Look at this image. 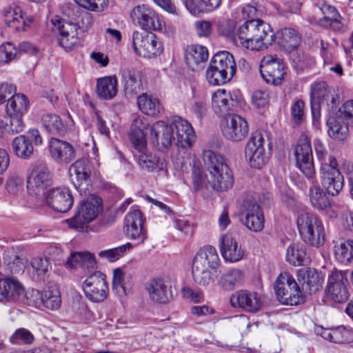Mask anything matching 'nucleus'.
<instances>
[{"label":"nucleus","instance_id":"obj_1","mask_svg":"<svg viewBox=\"0 0 353 353\" xmlns=\"http://www.w3.org/2000/svg\"><path fill=\"white\" fill-rule=\"evenodd\" d=\"M220 34L230 38L234 44L251 50H263L272 43V35H268L270 25L256 19L245 21L235 32L228 23H221L218 28Z\"/></svg>","mask_w":353,"mask_h":353},{"label":"nucleus","instance_id":"obj_2","mask_svg":"<svg viewBox=\"0 0 353 353\" xmlns=\"http://www.w3.org/2000/svg\"><path fill=\"white\" fill-rule=\"evenodd\" d=\"M203 158L209 172L208 181L211 187L217 191L231 188L234 184V176L223 157L211 150H206L203 152Z\"/></svg>","mask_w":353,"mask_h":353},{"label":"nucleus","instance_id":"obj_3","mask_svg":"<svg viewBox=\"0 0 353 353\" xmlns=\"http://www.w3.org/2000/svg\"><path fill=\"white\" fill-rule=\"evenodd\" d=\"M236 72L234 57L227 51L216 52L211 59L206 70V79L210 84L223 85L229 82Z\"/></svg>","mask_w":353,"mask_h":353},{"label":"nucleus","instance_id":"obj_4","mask_svg":"<svg viewBox=\"0 0 353 353\" xmlns=\"http://www.w3.org/2000/svg\"><path fill=\"white\" fill-rule=\"evenodd\" d=\"M296 225L305 243L314 247H319L323 243L324 227L317 216L308 212L301 213L297 217Z\"/></svg>","mask_w":353,"mask_h":353},{"label":"nucleus","instance_id":"obj_5","mask_svg":"<svg viewBox=\"0 0 353 353\" xmlns=\"http://www.w3.org/2000/svg\"><path fill=\"white\" fill-rule=\"evenodd\" d=\"M102 209L101 199L95 194H90L79 203L74 216L68 220L70 228L83 229L98 216Z\"/></svg>","mask_w":353,"mask_h":353},{"label":"nucleus","instance_id":"obj_6","mask_svg":"<svg viewBox=\"0 0 353 353\" xmlns=\"http://www.w3.org/2000/svg\"><path fill=\"white\" fill-rule=\"evenodd\" d=\"M274 288L278 300L283 305H296L304 302L300 286L289 273L280 274Z\"/></svg>","mask_w":353,"mask_h":353},{"label":"nucleus","instance_id":"obj_7","mask_svg":"<svg viewBox=\"0 0 353 353\" xmlns=\"http://www.w3.org/2000/svg\"><path fill=\"white\" fill-rule=\"evenodd\" d=\"M53 174L44 163L34 165L28 177L27 188L30 194L45 196L46 190L52 185Z\"/></svg>","mask_w":353,"mask_h":353},{"label":"nucleus","instance_id":"obj_8","mask_svg":"<svg viewBox=\"0 0 353 353\" xmlns=\"http://www.w3.org/2000/svg\"><path fill=\"white\" fill-rule=\"evenodd\" d=\"M135 52L140 57L152 58L163 51L161 43L154 34L147 31H134L132 36Z\"/></svg>","mask_w":353,"mask_h":353},{"label":"nucleus","instance_id":"obj_9","mask_svg":"<svg viewBox=\"0 0 353 353\" xmlns=\"http://www.w3.org/2000/svg\"><path fill=\"white\" fill-rule=\"evenodd\" d=\"M320 174L321 183L327 192L336 196L344 185V177L339 170V164L336 158H331L330 163L321 166Z\"/></svg>","mask_w":353,"mask_h":353},{"label":"nucleus","instance_id":"obj_10","mask_svg":"<svg viewBox=\"0 0 353 353\" xmlns=\"http://www.w3.org/2000/svg\"><path fill=\"white\" fill-rule=\"evenodd\" d=\"M347 283L345 272L339 270L332 272L327 279L325 290L326 299L337 303H345L350 297Z\"/></svg>","mask_w":353,"mask_h":353},{"label":"nucleus","instance_id":"obj_11","mask_svg":"<svg viewBox=\"0 0 353 353\" xmlns=\"http://www.w3.org/2000/svg\"><path fill=\"white\" fill-rule=\"evenodd\" d=\"M75 2L85 9H78L74 12V18L72 22L77 29L85 31L93 24L92 14L88 10L100 11L107 6L108 0H74Z\"/></svg>","mask_w":353,"mask_h":353},{"label":"nucleus","instance_id":"obj_12","mask_svg":"<svg viewBox=\"0 0 353 353\" xmlns=\"http://www.w3.org/2000/svg\"><path fill=\"white\" fill-rule=\"evenodd\" d=\"M105 278V275L99 271H94L86 278L83 284V289L89 300L99 303L106 299L108 287Z\"/></svg>","mask_w":353,"mask_h":353},{"label":"nucleus","instance_id":"obj_13","mask_svg":"<svg viewBox=\"0 0 353 353\" xmlns=\"http://www.w3.org/2000/svg\"><path fill=\"white\" fill-rule=\"evenodd\" d=\"M296 167L307 178L315 172L312 147L309 138L303 134L299 139L294 150Z\"/></svg>","mask_w":353,"mask_h":353},{"label":"nucleus","instance_id":"obj_14","mask_svg":"<svg viewBox=\"0 0 353 353\" xmlns=\"http://www.w3.org/2000/svg\"><path fill=\"white\" fill-rule=\"evenodd\" d=\"M285 68L281 59L276 56L266 55L261 61L260 72L267 83L278 85L285 74Z\"/></svg>","mask_w":353,"mask_h":353},{"label":"nucleus","instance_id":"obj_15","mask_svg":"<svg viewBox=\"0 0 353 353\" xmlns=\"http://www.w3.org/2000/svg\"><path fill=\"white\" fill-rule=\"evenodd\" d=\"M221 131L223 137L232 141H240L245 138L249 132L247 121L240 115H229L222 124Z\"/></svg>","mask_w":353,"mask_h":353},{"label":"nucleus","instance_id":"obj_16","mask_svg":"<svg viewBox=\"0 0 353 353\" xmlns=\"http://www.w3.org/2000/svg\"><path fill=\"white\" fill-rule=\"evenodd\" d=\"M245 214L243 224L254 232L261 231L264 228L265 219L261 206L253 199H245L242 205Z\"/></svg>","mask_w":353,"mask_h":353},{"label":"nucleus","instance_id":"obj_17","mask_svg":"<svg viewBox=\"0 0 353 353\" xmlns=\"http://www.w3.org/2000/svg\"><path fill=\"white\" fill-rule=\"evenodd\" d=\"M151 141L157 149L162 152H167L175 138L170 125L163 121L155 122L150 130Z\"/></svg>","mask_w":353,"mask_h":353},{"label":"nucleus","instance_id":"obj_18","mask_svg":"<svg viewBox=\"0 0 353 353\" xmlns=\"http://www.w3.org/2000/svg\"><path fill=\"white\" fill-rule=\"evenodd\" d=\"M47 204L54 210L62 213L69 211L73 205L74 199L71 191L65 187L50 190L45 195Z\"/></svg>","mask_w":353,"mask_h":353},{"label":"nucleus","instance_id":"obj_19","mask_svg":"<svg viewBox=\"0 0 353 353\" xmlns=\"http://www.w3.org/2000/svg\"><path fill=\"white\" fill-rule=\"evenodd\" d=\"M130 17L134 23L145 30H157L161 28L158 14L145 5L134 7L130 12Z\"/></svg>","mask_w":353,"mask_h":353},{"label":"nucleus","instance_id":"obj_20","mask_svg":"<svg viewBox=\"0 0 353 353\" xmlns=\"http://www.w3.org/2000/svg\"><path fill=\"white\" fill-rule=\"evenodd\" d=\"M144 220L142 212L139 210L129 212L125 217L124 230L127 236L142 243L147 239L146 230L143 227Z\"/></svg>","mask_w":353,"mask_h":353},{"label":"nucleus","instance_id":"obj_21","mask_svg":"<svg viewBox=\"0 0 353 353\" xmlns=\"http://www.w3.org/2000/svg\"><path fill=\"white\" fill-rule=\"evenodd\" d=\"M233 307H239L247 312H256L262 305L259 294L255 292L240 290L232 294L230 299Z\"/></svg>","mask_w":353,"mask_h":353},{"label":"nucleus","instance_id":"obj_22","mask_svg":"<svg viewBox=\"0 0 353 353\" xmlns=\"http://www.w3.org/2000/svg\"><path fill=\"white\" fill-rule=\"evenodd\" d=\"M175 134L176 145L183 148L190 147L195 140V133L191 123L181 117H174L170 124Z\"/></svg>","mask_w":353,"mask_h":353},{"label":"nucleus","instance_id":"obj_23","mask_svg":"<svg viewBox=\"0 0 353 353\" xmlns=\"http://www.w3.org/2000/svg\"><path fill=\"white\" fill-rule=\"evenodd\" d=\"M3 19L6 26L15 31H26L33 23L34 19L26 16L18 6L9 7L3 12Z\"/></svg>","mask_w":353,"mask_h":353},{"label":"nucleus","instance_id":"obj_24","mask_svg":"<svg viewBox=\"0 0 353 353\" xmlns=\"http://www.w3.org/2000/svg\"><path fill=\"white\" fill-rule=\"evenodd\" d=\"M146 290L150 299L157 303H165L173 297L170 281L161 278L150 280L146 285Z\"/></svg>","mask_w":353,"mask_h":353},{"label":"nucleus","instance_id":"obj_25","mask_svg":"<svg viewBox=\"0 0 353 353\" xmlns=\"http://www.w3.org/2000/svg\"><path fill=\"white\" fill-rule=\"evenodd\" d=\"M52 159L58 163H69L75 158V150L68 142L52 137L49 141Z\"/></svg>","mask_w":353,"mask_h":353},{"label":"nucleus","instance_id":"obj_26","mask_svg":"<svg viewBox=\"0 0 353 353\" xmlns=\"http://www.w3.org/2000/svg\"><path fill=\"white\" fill-rule=\"evenodd\" d=\"M69 172L76 189L85 193L90 185L91 172L85 160H77L71 165Z\"/></svg>","mask_w":353,"mask_h":353},{"label":"nucleus","instance_id":"obj_27","mask_svg":"<svg viewBox=\"0 0 353 353\" xmlns=\"http://www.w3.org/2000/svg\"><path fill=\"white\" fill-rule=\"evenodd\" d=\"M269 32L268 35H272V42L276 41L286 51L290 52L296 49L301 43V35L294 28H284L274 34L270 27Z\"/></svg>","mask_w":353,"mask_h":353},{"label":"nucleus","instance_id":"obj_28","mask_svg":"<svg viewBox=\"0 0 353 353\" xmlns=\"http://www.w3.org/2000/svg\"><path fill=\"white\" fill-rule=\"evenodd\" d=\"M208 56V50L205 46L191 45L185 50V63L192 71H199L203 68Z\"/></svg>","mask_w":353,"mask_h":353},{"label":"nucleus","instance_id":"obj_29","mask_svg":"<svg viewBox=\"0 0 353 353\" xmlns=\"http://www.w3.org/2000/svg\"><path fill=\"white\" fill-rule=\"evenodd\" d=\"M23 293L24 288L17 279L10 277L0 279V301L21 300Z\"/></svg>","mask_w":353,"mask_h":353},{"label":"nucleus","instance_id":"obj_30","mask_svg":"<svg viewBox=\"0 0 353 353\" xmlns=\"http://www.w3.org/2000/svg\"><path fill=\"white\" fill-rule=\"evenodd\" d=\"M143 118L137 117L133 119L128 136L133 148L139 153L148 150L147 140L143 129L148 124Z\"/></svg>","mask_w":353,"mask_h":353},{"label":"nucleus","instance_id":"obj_31","mask_svg":"<svg viewBox=\"0 0 353 353\" xmlns=\"http://www.w3.org/2000/svg\"><path fill=\"white\" fill-rule=\"evenodd\" d=\"M298 284L301 292L312 293L317 291L321 285V279L313 268H302L297 272Z\"/></svg>","mask_w":353,"mask_h":353},{"label":"nucleus","instance_id":"obj_32","mask_svg":"<svg viewBox=\"0 0 353 353\" xmlns=\"http://www.w3.org/2000/svg\"><path fill=\"white\" fill-rule=\"evenodd\" d=\"M220 250L223 259L230 263L239 261L243 258L244 251L237 241L226 234L221 239Z\"/></svg>","mask_w":353,"mask_h":353},{"label":"nucleus","instance_id":"obj_33","mask_svg":"<svg viewBox=\"0 0 353 353\" xmlns=\"http://www.w3.org/2000/svg\"><path fill=\"white\" fill-rule=\"evenodd\" d=\"M58 42L65 50H71L77 46L79 42L77 28L70 22L60 23L58 26Z\"/></svg>","mask_w":353,"mask_h":353},{"label":"nucleus","instance_id":"obj_34","mask_svg":"<svg viewBox=\"0 0 353 353\" xmlns=\"http://www.w3.org/2000/svg\"><path fill=\"white\" fill-rule=\"evenodd\" d=\"M137 162L139 168L148 172L164 170L166 167L165 160L147 150L139 152Z\"/></svg>","mask_w":353,"mask_h":353},{"label":"nucleus","instance_id":"obj_35","mask_svg":"<svg viewBox=\"0 0 353 353\" xmlns=\"http://www.w3.org/2000/svg\"><path fill=\"white\" fill-rule=\"evenodd\" d=\"M212 108L217 114H227L234 105L230 91L225 89L216 91L212 95Z\"/></svg>","mask_w":353,"mask_h":353},{"label":"nucleus","instance_id":"obj_36","mask_svg":"<svg viewBox=\"0 0 353 353\" xmlns=\"http://www.w3.org/2000/svg\"><path fill=\"white\" fill-rule=\"evenodd\" d=\"M244 279L245 276L242 270L235 268L230 269L221 275L218 281V285L223 290L231 291L241 286Z\"/></svg>","mask_w":353,"mask_h":353},{"label":"nucleus","instance_id":"obj_37","mask_svg":"<svg viewBox=\"0 0 353 353\" xmlns=\"http://www.w3.org/2000/svg\"><path fill=\"white\" fill-rule=\"evenodd\" d=\"M307 196L311 205L317 210H324L330 205V200L325 192L317 183H312Z\"/></svg>","mask_w":353,"mask_h":353},{"label":"nucleus","instance_id":"obj_38","mask_svg":"<svg viewBox=\"0 0 353 353\" xmlns=\"http://www.w3.org/2000/svg\"><path fill=\"white\" fill-rule=\"evenodd\" d=\"M42 301L43 302L42 307L46 309L56 310L60 307L61 294L56 283L50 282L45 286L43 290Z\"/></svg>","mask_w":353,"mask_h":353},{"label":"nucleus","instance_id":"obj_39","mask_svg":"<svg viewBox=\"0 0 353 353\" xmlns=\"http://www.w3.org/2000/svg\"><path fill=\"white\" fill-rule=\"evenodd\" d=\"M96 92L101 99L110 100L117 93V80L115 77H105L97 79Z\"/></svg>","mask_w":353,"mask_h":353},{"label":"nucleus","instance_id":"obj_40","mask_svg":"<svg viewBox=\"0 0 353 353\" xmlns=\"http://www.w3.org/2000/svg\"><path fill=\"white\" fill-rule=\"evenodd\" d=\"M193 261L207 265L211 269H216L220 264V259L214 248L208 245L200 249L194 256Z\"/></svg>","mask_w":353,"mask_h":353},{"label":"nucleus","instance_id":"obj_41","mask_svg":"<svg viewBox=\"0 0 353 353\" xmlns=\"http://www.w3.org/2000/svg\"><path fill=\"white\" fill-rule=\"evenodd\" d=\"M349 124L350 123H347L336 112L334 116L330 117L327 121L329 136L335 139L343 140L347 134Z\"/></svg>","mask_w":353,"mask_h":353},{"label":"nucleus","instance_id":"obj_42","mask_svg":"<svg viewBox=\"0 0 353 353\" xmlns=\"http://www.w3.org/2000/svg\"><path fill=\"white\" fill-rule=\"evenodd\" d=\"M42 127L52 135L63 136L66 132V127L61 117L52 113L45 114L41 119Z\"/></svg>","mask_w":353,"mask_h":353},{"label":"nucleus","instance_id":"obj_43","mask_svg":"<svg viewBox=\"0 0 353 353\" xmlns=\"http://www.w3.org/2000/svg\"><path fill=\"white\" fill-rule=\"evenodd\" d=\"M139 110L145 114L154 116L163 110L159 99L147 93H143L137 98Z\"/></svg>","mask_w":353,"mask_h":353},{"label":"nucleus","instance_id":"obj_44","mask_svg":"<svg viewBox=\"0 0 353 353\" xmlns=\"http://www.w3.org/2000/svg\"><path fill=\"white\" fill-rule=\"evenodd\" d=\"M12 148L14 154L21 159H29L34 153L32 143L25 134L17 136L12 140Z\"/></svg>","mask_w":353,"mask_h":353},{"label":"nucleus","instance_id":"obj_45","mask_svg":"<svg viewBox=\"0 0 353 353\" xmlns=\"http://www.w3.org/2000/svg\"><path fill=\"white\" fill-rule=\"evenodd\" d=\"M323 339L336 343H345L353 341V332L344 326L325 329L321 333Z\"/></svg>","mask_w":353,"mask_h":353},{"label":"nucleus","instance_id":"obj_46","mask_svg":"<svg viewBox=\"0 0 353 353\" xmlns=\"http://www.w3.org/2000/svg\"><path fill=\"white\" fill-rule=\"evenodd\" d=\"M29 101L23 94H14L8 99L6 112L8 115L21 116L27 112Z\"/></svg>","mask_w":353,"mask_h":353},{"label":"nucleus","instance_id":"obj_47","mask_svg":"<svg viewBox=\"0 0 353 353\" xmlns=\"http://www.w3.org/2000/svg\"><path fill=\"white\" fill-rule=\"evenodd\" d=\"M66 265L70 268L80 267L89 270L95 267L96 261L94 256L89 252H74L68 259Z\"/></svg>","mask_w":353,"mask_h":353},{"label":"nucleus","instance_id":"obj_48","mask_svg":"<svg viewBox=\"0 0 353 353\" xmlns=\"http://www.w3.org/2000/svg\"><path fill=\"white\" fill-rule=\"evenodd\" d=\"M221 0H185L186 8L193 14L210 12L219 7Z\"/></svg>","mask_w":353,"mask_h":353},{"label":"nucleus","instance_id":"obj_49","mask_svg":"<svg viewBox=\"0 0 353 353\" xmlns=\"http://www.w3.org/2000/svg\"><path fill=\"white\" fill-rule=\"evenodd\" d=\"M310 97L311 101H321L322 105L325 103L328 105L330 100L332 105L335 103V99L330 94L329 86L325 81L315 83L312 85Z\"/></svg>","mask_w":353,"mask_h":353},{"label":"nucleus","instance_id":"obj_50","mask_svg":"<svg viewBox=\"0 0 353 353\" xmlns=\"http://www.w3.org/2000/svg\"><path fill=\"white\" fill-rule=\"evenodd\" d=\"M335 259L340 263L348 264L353 259V240L337 242L334 247Z\"/></svg>","mask_w":353,"mask_h":353},{"label":"nucleus","instance_id":"obj_51","mask_svg":"<svg viewBox=\"0 0 353 353\" xmlns=\"http://www.w3.org/2000/svg\"><path fill=\"white\" fill-rule=\"evenodd\" d=\"M192 275L195 283L202 286H208L214 283V278L207 265L192 261Z\"/></svg>","mask_w":353,"mask_h":353},{"label":"nucleus","instance_id":"obj_52","mask_svg":"<svg viewBox=\"0 0 353 353\" xmlns=\"http://www.w3.org/2000/svg\"><path fill=\"white\" fill-rule=\"evenodd\" d=\"M286 260L294 266L304 265L308 262L305 250L302 246L295 243L288 248Z\"/></svg>","mask_w":353,"mask_h":353},{"label":"nucleus","instance_id":"obj_53","mask_svg":"<svg viewBox=\"0 0 353 353\" xmlns=\"http://www.w3.org/2000/svg\"><path fill=\"white\" fill-rule=\"evenodd\" d=\"M132 248V245L130 243H127L125 245L109 249L107 250L101 251L99 253L101 258H105L110 262H114L120 257L123 256L124 254Z\"/></svg>","mask_w":353,"mask_h":353},{"label":"nucleus","instance_id":"obj_54","mask_svg":"<svg viewBox=\"0 0 353 353\" xmlns=\"http://www.w3.org/2000/svg\"><path fill=\"white\" fill-rule=\"evenodd\" d=\"M245 155L249 160L250 166L257 169L261 168L268 160V157L265 152V149L245 152Z\"/></svg>","mask_w":353,"mask_h":353},{"label":"nucleus","instance_id":"obj_55","mask_svg":"<svg viewBox=\"0 0 353 353\" xmlns=\"http://www.w3.org/2000/svg\"><path fill=\"white\" fill-rule=\"evenodd\" d=\"M34 340L33 334L25 328L17 329L10 337V343L16 345H30Z\"/></svg>","mask_w":353,"mask_h":353},{"label":"nucleus","instance_id":"obj_56","mask_svg":"<svg viewBox=\"0 0 353 353\" xmlns=\"http://www.w3.org/2000/svg\"><path fill=\"white\" fill-rule=\"evenodd\" d=\"M43 292H41L37 290H31L27 293H23V297L20 301H25V303L28 305L34 307L36 308L41 309L43 304Z\"/></svg>","mask_w":353,"mask_h":353},{"label":"nucleus","instance_id":"obj_57","mask_svg":"<svg viewBox=\"0 0 353 353\" xmlns=\"http://www.w3.org/2000/svg\"><path fill=\"white\" fill-rule=\"evenodd\" d=\"M18 57V50L12 43L0 46V63H8Z\"/></svg>","mask_w":353,"mask_h":353},{"label":"nucleus","instance_id":"obj_58","mask_svg":"<svg viewBox=\"0 0 353 353\" xmlns=\"http://www.w3.org/2000/svg\"><path fill=\"white\" fill-rule=\"evenodd\" d=\"M314 148L316 157L321 162V166H323L324 164L328 165L330 159L335 158L333 156L328 155V152L325 145L319 139H315L314 141Z\"/></svg>","mask_w":353,"mask_h":353},{"label":"nucleus","instance_id":"obj_59","mask_svg":"<svg viewBox=\"0 0 353 353\" xmlns=\"http://www.w3.org/2000/svg\"><path fill=\"white\" fill-rule=\"evenodd\" d=\"M32 269L39 276H43L50 268V265L47 258L34 257L30 261Z\"/></svg>","mask_w":353,"mask_h":353},{"label":"nucleus","instance_id":"obj_60","mask_svg":"<svg viewBox=\"0 0 353 353\" xmlns=\"http://www.w3.org/2000/svg\"><path fill=\"white\" fill-rule=\"evenodd\" d=\"M264 138L260 132H253L246 144L245 152L254 151L255 149L264 150Z\"/></svg>","mask_w":353,"mask_h":353},{"label":"nucleus","instance_id":"obj_61","mask_svg":"<svg viewBox=\"0 0 353 353\" xmlns=\"http://www.w3.org/2000/svg\"><path fill=\"white\" fill-rule=\"evenodd\" d=\"M10 116V123L6 124L7 130L9 133L17 134L23 130L24 123L21 116Z\"/></svg>","mask_w":353,"mask_h":353},{"label":"nucleus","instance_id":"obj_62","mask_svg":"<svg viewBox=\"0 0 353 353\" xmlns=\"http://www.w3.org/2000/svg\"><path fill=\"white\" fill-rule=\"evenodd\" d=\"M338 115H340L347 123L353 121V100L345 102L339 109Z\"/></svg>","mask_w":353,"mask_h":353},{"label":"nucleus","instance_id":"obj_63","mask_svg":"<svg viewBox=\"0 0 353 353\" xmlns=\"http://www.w3.org/2000/svg\"><path fill=\"white\" fill-rule=\"evenodd\" d=\"M268 93L265 91L258 90H255L252 94V104L258 108L265 107L268 103Z\"/></svg>","mask_w":353,"mask_h":353},{"label":"nucleus","instance_id":"obj_64","mask_svg":"<svg viewBox=\"0 0 353 353\" xmlns=\"http://www.w3.org/2000/svg\"><path fill=\"white\" fill-rule=\"evenodd\" d=\"M192 185L195 192L202 190L206 185L205 178L199 168H194L192 172Z\"/></svg>","mask_w":353,"mask_h":353}]
</instances>
